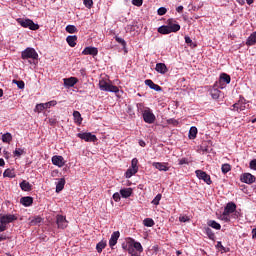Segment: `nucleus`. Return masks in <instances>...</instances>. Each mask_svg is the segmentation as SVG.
I'll list each match as a JSON object with an SVG mask.
<instances>
[{
    "mask_svg": "<svg viewBox=\"0 0 256 256\" xmlns=\"http://www.w3.org/2000/svg\"><path fill=\"white\" fill-rule=\"evenodd\" d=\"M136 107L137 112L141 113L144 123H148V125H153V123H155L157 117H155V114L151 108L146 107L143 103H137Z\"/></svg>",
    "mask_w": 256,
    "mask_h": 256,
    "instance_id": "obj_1",
    "label": "nucleus"
},
{
    "mask_svg": "<svg viewBox=\"0 0 256 256\" xmlns=\"http://www.w3.org/2000/svg\"><path fill=\"white\" fill-rule=\"evenodd\" d=\"M181 30V25L177 23V20L170 18L166 21V25H162L158 28V33L161 35H169L170 33H177Z\"/></svg>",
    "mask_w": 256,
    "mask_h": 256,
    "instance_id": "obj_2",
    "label": "nucleus"
},
{
    "mask_svg": "<svg viewBox=\"0 0 256 256\" xmlns=\"http://www.w3.org/2000/svg\"><path fill=\"white\" fill-rule=\"evenodd\" d=\"M99 89L100 91H106L108 93H115L118 99H121V95H123V91L119 90V87L113 85L111 81H107L105 79H101L99 81Z\"/></svg>",
    "mask_w": 256,
    "mask_h": 256,
    "instance_id": "obj_3",
    "label": "nucleus"
},
{
    "mask_svg": "<svg viewBox=\"0 0 256 256\" xmlns=\"http://www.w3.org/2000/svg\"><path fill=\"white\" fill-rule=\"evenodd\" d=\"M21 58L24 60L27 59L30 65H33V64L37 65L39 54L37 53L36 50H34V48L28 47L22 51ZM29 59H32V60H29Z\"/></svg>",
    "mask_w": 256,
    "mask_h": 256,
    "instance_id": "obj_4",
    "label": "nucleus"
},
{
    "mask_svg": "<svg viewBox=\"0 0 256 256\" xmlns=\"http://www.w3.org/2000/svg\"><path fill=\"white\" fill-rule=\"evenodd\" d=\"M127 251L130 255H133V253H143V245H141L140 242L135 241L134 239H130L128 242V248Z\"/></svg>",
    "mask_w": 256,
    "mask_h": 256,
    "instance_id": "obj_5",
    "label": "nucleus"
},
{
    "mask_svg": "<svg viewBox=\"0 0 256 256\" xmlns=\"http://www.w3.org/2000/svg\"><path fill=\"white\" fill-rule=\"evenodd\" d=\"M17 23L24 27V29H30V31H37L39 30V24H35L31 19H17Z\"/></svg>",
    "mask_w": 256,
    "mask_h": 256,
    "instance_id": "obj_6",
    "label": "nucleus"
},
{
    "mask_svg": "<svg viewBox=\"0 0 256 256\" xmlns=\"http://www.w3.org/2000/svg\"><path fill=\"white\" fill-rule=\"evenodd\" d=\"M247 107H249L247 100L244 97H240V99L232 105L231 111H237L238 113H241V111H245Z\"/></svg>",
    "mask_w": 256,
    "mask_h": 256,
    "instance_id": "obj_7",
    "label": "nucleus"
},
{
    "mask_svg": "<svg viewBox=\"0 0 256 256\" xmlns=\"http://www.w3.org/2000/svg\"><path fill=\"white\" fill-rule=\"evenodd\" d=\"M224 213L226 215H230L232 219H237V204L235 202H229L226 204L224 208Z\"/></svg>",
    "mask_w": 256,
    "mask_h": 256,
    "instance_id": "obj_8",
    "label": "nucleus"
},
{
    "mask_svg": "<svg viewBox=\"0 0 256 256\" xmlns=\"http://www.w3.org/2000/svg\"><path fill=\"white\" fill-rule=\"evenodd\" d=\"M77 137L83 141H86V143H96L97 141V136L91 132L78 133Z\"/></svg>",
    "mask_w": 256,
    "mask_h": 256,
    "instance_id": "obj_9",
    "label": "nucleus"
},
{
    "mask_svg": "<svg viewBox=\"0 0 256 256\" xmlns=\"http://www.w3.org/2000/svg\"><path fill=\"white\" fill-rule=\"evenodd\" d=\"M195 173H196V177L201 181H204L206 185H211V183H213V181L211 180V176L207 174V172L203 170H196Z\"/></svg>",
    "mask_w": 256,
    "mask_h": 256,
    "instance_id": "obj_10",
    "label": "nucleus"
},
{
    "mask_svg": "<svg viewBox=\"0 0 256 256\" xmlns=\"http://www.w3.org/2000/svg\"><path fill=\"white\" fill-rule=\"evenodd\" d=\"M231 83V76L227 73L220 74V78L218 81V87L220 89H225V85H229Z\"/></svg>",
    "mask_w": 256,
    "mask_h": 256,
    "instance_id": "obj_11",
    "label": "nucleus"
},
{
    "mask_svg": "<svg viewBox=\"0 0 256 256\" xmlns=\"http://www.w3.org/2000/svg\"><path fill=\"white\" fill-rule=\"evenodd\" d=\"M56 224L58 229H67L69 221H67V218L65 216L58 214L56 216Z\"/></svg>",
    "mask_w": 256,
    "mask_h": 256,
    "instance_id": "obj_12",
    "label": "nucleus"
},
{
    "mask_svg": "<svg viewBox=\"0 0 256 256\" xmlns=\"http://www.w3.org/2000/svg\"><path fill=\"white\" fill-rule=\"evenodd\" d=\"M82 55H91L92 57H97V55H99V49H97V47L88 46L84 48Z\"/></svg>",
    "mask_w": 256,
    "mask_h": 256,
    "instance_id": "obj_13",
    "label": "nucleus"
},
{
    "mask_svg": "<svg viewBox=\"0 0 256 256\" xmlns=\"http://www.w3.org/2000/svg\"><path fill=\"white\" fill-rule=\"evenodd\" d=\"M242 183H246L247 185H251L255 183V177L251 173H244L241 176Z\"/></svg>",
    "mask_w": 256,
    "mask_h": 256,
    "instance_id": "obj_14",
    "label": "nucleus"
},
{
    "mask_svg": "<svg viewBox=\"0 0 256 256\" xmlns=\"http://www.w3.org/2000/svg\"><path fill=\"white\" fill-rule=\"evenodd\" d=\"M63 81H64V86H66L67 89L71 87H75V85L79 83V79H77L76 77L64 78Z\"/></svg>",
    "mask_w": 256,
    "mask_h": 256,
    "instance_id": "obj_15",
    "label": "nucleus"
},
{
    "mask_svg": "<svg viewBox=\"0 0 256 256\" xmlns=\"http://www.w3.org/2000/svg\"><path fill=\"white\" fill-rule=\"evenodd\" d=\"M119 237H121V233H119V231H115L112 233L109 240V246L111 247V249H113V247L117 245V241H119Z\"/></svg>",
    "mask_w": 256,
    "mask_h": 256,
    "instance_id": "obj_16",
    "label": "nucleus"
},
{
    "mask_svg": "<svg viewBox=\"0 0 256 256\" xmlns=\"http://www.w3.org/2000/svg\"><path fill=\"white\" fill-rule=\"evenodd\" d=\"M1 223L8 225V223H13V221H17V218L13 214H7L0 217Z\"/></svg>",
    "mask_w": 256,
    "mask_h": 256,
    "instance_id": "obj_17",
    "label": "nucleus"
},
{
    "mask_svg": "<svg viewBox=\"0 0 256 256\" xmlns=\"http://www.w3.org/2000/svg\"><path fill=\"white\" fill-rule=\"evenodd\" d=\"M52 163L56 165V167H63L65 165V159L63 156H53Z\"/></svg>",
    "mask_w": 256,
    "mask_h": 256,
    "instance_id": "obj_18",
    "label": "nucleus"
},
{
    "mask_svg": "<svg viewBox=\"0 0 256 256\" xmlns=\"http://www.w3.org/2000/svg\"><path fill=\"white\" fill-rule=\"evenodd\" d=\"M21 205L24 207H31L33 205V197L31 196H24L20 199Z\"/></svg>",
    "mask_w": 256,
    "mask_h": 256,
    "instance_id": "obj_19",
    "label": "nucleus"
},
{
    "mask_svg": "<svg viewBox=\"0 0 256 256\" xmlns=\"http://www.w3.org/2000/svg\"><path fill=\"white\" fill-rule=\"evenodd\" d=\"M145 85H147V87H150V89H153L154 91H163V88H161V86H159L158 84L153 83V80L151 79L145 80Z\"/></svg>",
    "mask_w": 256,
    "mask_h": 256,
    "instance_id": "obj_20",
    "label": "nucleus"
},
{
    "mask_svg": "<svg viewBox=\"0 0 256 256\" xmlns=\"http://www.w3.org/2000/svg\"><path fill=\"white\" fill-rule=\"evenodd\" d=\"M152 167H155L158 171H169V167H167V164L163 162H154L152 163Z\"/></svg>",
    "mask_w": 256,
    "mask_h": 256,
    "instance_id": "obj_21",
    "label": "nucleus"
},
{
    "mask_svg": "<svg viewBox=\"0 0 256 256\" xmlns=\"http://www.w3.org/2000/svg\"><path fill=\"white\" fill-rule=\"evenodd\" d=\"M156 71L157 73H161V75H165L169 69L167 68V65L165 63H157L156 64Z\"/></svg>",
    "mask_w": 256,
    "mask_h": 256,
    "instance_id": "obj_22",
    "label": "nucleus"
},
{
    "mask_svg": "<svg viewBox=\"0 0 256 256\" xmlns=\"http://www.w3.org/2000/svg\"><path fill=\"white\" fill-rule=\"evenodd\" d=\"M246 45L247 47H253V45H256V31L251 33L247 38Z\"/></svg>",
    "mask_w": 256,
    "mask_h": 256,
    "instance_id": "obj_23",
    "label": "nucleus"
},
{
    "mask_svg": "<svg viewBox=\"0 0 256 256\" xmlns=\"http://www.w3.org/2000/svg\"><path fill=\"white\" fill-rule=\"evenodd\" d=\"M133 194V189L131 188H124L120 190V195L123 197V199H128L130 195Z\"/></svg>",
    "mask_w": 256,
    "mask_h": 256,
    "instance_id": "obj_24",
    "label": "nucleus"
},
{
    "mask_svg": "<svg viewBox=\"0 0 256 256\" xmlns=\"http://www.w3.org/2000/svg\"><path fill=\"white\" fill-rule=\"evenodd\" d=\"M20 188L22 191H31L33 189V185H31V183L27 182L26 180H23L20 183Z\"/></svg>",
    "mask_w": 256,
    "mask_h": 256,
    "instance_id": "obj_25",
    "label": "nucleus"
},
{
    "mask_svg": "<svg viewBox=\"0 0 256 256\" xmlns=\"http://www.w3.org/2000/svg\"><path fill=\"white\" fill-rule=\"evenodd\" d=\"M66 43H68L69 47H75L77 45V36H68L66 38Z\"/></svg>",
    "mask_w": 256,
    "mask_h": 256,
    "instance_id": "obj_26",
    "label": "nucleus"
},
{
    "mask_svg": "<svg viewBox=\"0 0 256 256\" xmlns=\"http://www.w3.org/2000/svg\"><path fill=\"white\" fill-rule=\"evenodd\" d=\"M65 189V178H60L56 184V193H61V190Z\"/></svg>",
    "mask_w": 256,
    "mask_h": 256,
    "instance_id": "obj_27",
    "label": "nucleus"
},
{
    "mask_svg": "<svg viewBox=\"0 0 256 256\" xmlns=\"http://www.w3.org/2000/svg\"><path fill=\"white\" fill-rule=\"evenodd\" d=\"M107 247V241L101 240L97 245H96V251L97 253H103V249Z\"/></svg>",
    "mask_w": 256,
    "mask_h": 256,
    "instance_id": "obj_28",
    "label": "nucleus"
},
{
    "mask_svg": "<svg viewBox=\"0 0 256 256\" xmlns=\"http://www.w3.org/2000/svg\"><path fill=\"white\" fill-rule=\"evenodd\" d=\"M138 171L139 170H137L136 168H131V166H130L129 169L125 173L126 179H131V177H133V175H136L138 173Z\"/></svg>",
    "mask_w": 256,
    "mask_h": 256,
    "instance_id": "obj_29",
    "label": "nucleus"
},
{
    "mask_svg": "<svg viewBox=\"0 0 256 256\" xmlns=\"http://www.w3.org/2000/svg\"><path fill=\"white\" fill-rule=\"evenodd\" d=\"M210 95L212 99H219V97H221V90L217 88H212L210 89Z\"/></svg>",
    "mask_w": 256,
    "mask_h": 256,
    "instance_id": "obj_30",
    "label": "nucleus"
},
{
    "mask_svg": "<svg viewBox=\"0 0 256 256\" xmlns=\"http://www.w3.org/2000/svg\"><path fill=\"white\" fill-rule=\"evenodd\" d=\"M208 227H212V229H216V231H221V224L215 220L208 221Z\"/></svg>",
    "mask_w": 256,
    "mask_h": 256,
    "instance_id": "obj_31",
    "label": "nucleus"
},
{
    "mask_svg": "<svg viewBox=\"0 0 256 256\" xmlns=\"http://www.w3.org/2000/svg\"><path fill=\"white\" fill-rule=\"evenodd\" d=\"M204 231L209 239L215 241V232L209 227L204 228Z\"/></svg>",
    "mask_w": 256,
    "mask_h": 256,
    "instance_id": "obj_32",
    "label": "nucleus"
},
{
    "mask_svg": "<svg viewBox=\"0 0 256 256\" xmlns=\"http://www.w3.org/2000/svg\"><path fill=\"white\" fill-rule=\"evenodd\" d=\"M2 141L3 143H10L11 141H13V136L11 135V133L7 132L2 135Z\"/></svg>",
    "mask_w": 256,
    "mask_h": 256,
    "instance_id": "obj_33",
    "label": "nucleus"
},
{
    "mask_svg": "<svg viewBox=\"0 0 256 256\" xmlns=\"http://www.w3.org/2000/svg\"><path fill=\"white\" fill-rule=\"evenodd\" d=\"M188 137H189V139H196V137H197V127L192 126L190 128Z\"/></svg>",
    "mask_w": 256,
    "mask_h": 256,
    "instance_id": "obj_34",
    "label": "nucleus"
},
{
    "mask_svg": "<svg viewBox=\"0 0 256 256\" xmlns=\"http://www.w3.org/2000/svg\"><path fill=\"white\" fill-rule=\"evenodd\" d=\"M144 227H153L155 225V221L153 218H146L143 220Z\"/></svg>",
    "mask_w": 256,
    "mask_h": 256,
    "instance_id": "obj_35",
    "label": "nucleus"
},
{
    "mask_svg": "<svg viewBox=\"0 0 256 256\" xmlns=\"http://www.w3.org/2000/svg\"><path fill=\"white\" fill-rule=\"evenodd\" d=\"M73 117H74L75 123H79V124L82 123L83 118H81V113L79 111H74L73 112Z\"/></svg>",
    "mask_w": 256,
    "mask_h": 256,
    "instance_id": "obj_36",
    "label": "nucleus"
},
{
    "mask_svg": "<svg viewBox=\"0 0 256 256\" xmlns=\"http://www.w3.org/2000/svg\"><path fill=\"white\" fill-rule=\"evenodd\" d=\"M4 177H9L10 179H14L15 177V170L6 169L3 173Z\"/></svg>",
    "mask_w": 256,
    "mask_h": 256,
    "instance_id": "obj_37",
    "label": "nucleus"
},
{
    "mask_svg": "<svg viewBox=\"0 0 256 256\" xmlns=\"http://www.w3.org/2000/svg\"><path fill=\"white\" fill-rule=\"evenodd\" d=\"M42 221H43V218H41L40 216H36L30 220V225L31 226L39 225V223H41Z\"/></svg>",
    "mask_w": 256,
    "mask_h": 256,
    "instance_id": "obj_38",
    "label": "nucleus"
},
{
    "mask_svg": "<svg viewBox=\"0 0 256 256\" xmlns=\"http://www.w3.org/2000/svg\"><path fill=\"white\" fill-rule=\"evenodd\" d=\"M220 219H221V221H224V223H229L231 221V215H228L225 212H223L220 215Z\"/></svg>",
    "mask_w": 256,
    "mask_h": 256,
    "instance_id": "obj_39",
    "label": "nucleus"
},
{
    "mask_svg": "<svg viewBox=\"0 0 256 256\" xmlns=\"http://www.w3.org/2000/svg\"><path fill=\"white\" fill-rule=\"evenodd\" d=\"M34 111L35 113H41L42 111H45V104L44 103L37 104Z\"/></svg>",
    "mask_w": 256,
    "mask_h": 256,
    "instance_id": "obj_40",
    "label": "nucleus"
},
{
    "mask_svg": "<svg viewBox=\"0 0 256 256\" xmlns=\"http://www.w3.org/2000/svg\"><path fill=\"white\" fill-rule=\"evenodd\" d=\"M221 171L224 175H226V173H229V171H231V165L230 164H223L221 167Z\"/></svg>",
    "mask_w": 256,
    "mask_h": 256,
    "instance_id": "obj_41",
    "label": "nucleus"
},
{
    "mask_svg": "<svg viewBox=\"0 0 256 256\" xmlns=\"http://www.w3.org/2000/svg\"><path fill=\"white\" fill-rule=\"evenodd\" d=\"M55 105H57V101L51 100L49 102L44 103V108L51 109V107H55Z\"/></svg>",
    "mask_w": 256,
    "mask_h": 256,
    "instance_id": "obj_42",
    "label": "nucleus"
},
{
    "mask_svg": "<svg viewBox=\"0 0 256 256\" xmlns=\"http://www.w3.org/2000/svg\"><path fill=\"white\" fill-rule=\"evenodd\" d=\"M18 89H25V82L23 80H13Z\"/></svg>",
    "mask_w": 256,
    "mask_h": 256,
    "instance_id": "obj_43",
    "label": "nucleus"
},
{
    "mask_svg": "<svg viewBox=\"0 0 256 256\" xmlns=\"http://www.w3.org/2000/svg\"><path fill=\"white\" fill-rule=\"evenodd\" d=\"M137 165H139V160L137 158H133L132 161H131V166L130 167L132 169H136V170L139 171V166H137Z\"/></svg>",
    "mask_w": 256,
    "mask_h": 256,
    "instance_id": "obj_44",
    "label": "nucleus"
},
{
    "mask_svg": "<svg viewBox=\"0 0 256 256\" xmlns=\"http://www.w3.org/2000/svg\"><path fill=\"white\" fill-rule=\"evenodd\" d=\"M67 33H77V27L75 25H68L66 26Z\"/></svg>",
    "mask_w": 256,
    "mask_h": 256,
    "instance_id": "obj_45",
    "label": "nucleus"
},
{
    "mask_svg": "<svg viewBox=\"0 0 256 256\" xmlns=\"http://www.w3.org/2000/svg\"><path fill=\"white\" fill-rule=\"evenodd\" d=\"M115 41H116L117 43H120V45H122V47H127V42H125V39L116 36V37H115Z\"/></svg>",
    "mask_w": 256,
    "mask_h": 256,
    "instance_id": "obj_46",
    "label": "nucleus"
},
{
    "mask_svg": "<svg viewBox=\"0 0 256 256\" xmlns=\"http://www.w3.org/2000/svg\"><path fill=\"white\" fill-rule=\"evenodd\" d=\"M25 153V150L21 149V148H16L14 151V156L15 157H21V155H23Z\"/></svg>",
    "mask_w": 256,
    "mask_h": 256,
    "instance_id": "obj_47",
    "label": "nucleus"
},
{
    "mask_svg": "<svg viewBox=\"0 0 256 256\" xmlns=\"http://www.w3.org/2000/svg\"><path fill=\"white\" fill-rule=\"evenodd\" d=\"M161 194H157L155 198L152 200V205H159V201H161Z\"/></svg>",
    "mask_w": 256,
    "mask_h": 256,
    "instance_id": "obj_48",
    "label": "nucleus"
},
{
    "mask_svg": "<svg viewBox=\"0 0 256 256\" xmlns=\"http://www.w3.org/2000/svg\"><path fill=\"white\" fill-rule=\"evenodd\" d=\"M83 3L87 9H91V7H93V0H83Z\"/></svg>",
    "mask_w": 256,
    "mask_h": 256,
    "instance_id": "obj_49",
    "label": "nucleus"
},
{
    "mask_svg": "<svg viewBox=\"0 0 256 256\" xmlns=\"http://www.w3.org/2000/svg\"><path fill=\"white\" fill-rule=\"evenodd\" d=\"M157 13L158 15L162 16V15H165L167 13V8L165 7H160L158 10H157Z\"/></svg>",
    "mask_w": 256,
    "mask_h": 256,
    "instance_id": "obj_50",
    "label": "nucleus"
},
{
    "mask_svg": "<svg viewBox=\"0 0 256 256\" xmlns=\"http://www.w3.org/2000/svg\"><path fill=\"white\" fill-rule=\"evenodd\" d=\"M113 199L116 203H119V201H121V194H119V192L114 193Z\"/></svg>",
    "mask_w": 256,
    "mask_h": 256,
    "instance_id": "obj_51",
    "label": "nucleus"
},
{
    "mask_svg": "<svg viewBox=\"0 0 256 256\" xmlns=\"http://www.w3.org/2000/svg\"><path fill=\"white\" fill-rule=\"evenodd\" d=\"M250 169H253V171H256V159H253L249 163Z\"/></svg>",
    "mask_w": 256,
    "mask_h": 256,
    "instance_id": "obj_52",
    "label": "nucleus"
},
{
    "mask_svg": "<svg viewBox=\"0 0 256 256\" xmlns=\"http://www.w3.org/2000/svg\"><path fill=\"white\" fill-rule=\"evenodd\" d=\"M48 122L51 127H55L57 125V118H49Z\"/></svg>",
    "mask_w": 256,
    "mask_h": 256,
    "instance_id": "obj_53",
    "label": "nucleus"
},
{
    "mask_svg": "<svg viewBox=\"0 0 256 256\" xmlns=\"http://www.w3.org/2000/svg\"><path fill=\"white\" fill-rule=\"evenodd\" d=\"M187 221H190L189 216H180L179 217L180 223H187Z\"/></svg>",
    "mask_w": 256,
    "mask_h": 256,
    "instance_id": "obj_54",
    "label": "nucleus"
},
{
    "mask_svg": "<svg viewBox=\"0 0 256 256\" xmlns=\"http://www.w3.org/2000/svg\"><path fill=\"white\" fill-rule=\"evenodd\" d=\"M132 4L136 7H141V5H143V0H132Z\"/></svg>",
    "mask_w": 256,
    "mask_h": 256,
    "instance_id": "obj_55",
    "label": "nucleus"
},
{
    "mask_svg": "<svg viewBox=\"0 0 256 256\" xmlns=\"http://www.w3.org/2000/svg\"><path fill=\"white\" fill-rule=\"evenodd\" d=\"M3 231H7V225L0 220V233H3Z\"/></svg>",
    "mask_w": 256,
    "mask_h": 256,
    "instance_id": "obj_56",
    "label": "nucleus"
},
{
    "mask_svg": "<svg viewBox=\"0 0 256 256\" xmlns=\"http://www.w3.org/2000/svg\"><path fill=\"white\" fill-rule=\"evenodd\" d=\"M187 163H189L187 158H182L179 160V165H187Z\"/></svg>",
    "mask_w": 256,
    "mask_h": 256,
    "instance_id": "obj_57",
    "label": "nucleus"
},
{
    "mask_svg": "<svg viewBox=\"0 0 256 256\" xmlns=\"http://www.w3.org/2000/svg\"><path fill=\"white\" fill-rule=\"evenodd\" d=\"M216 247H217L218 249L220 248L222 251H225V248L223 247V244L221 243V241H218V242H217Z\"/></svg>",
    "mask_w": 256,
    "mask_h": 256,
    "instance_id": "obj_58",
    "label": "nucleus"
},
{
    "mask_svg": "<svg viewBox=\"0 0 256 256\" xmlns=\"http://www.w3.org/2000/svg\"><path fill=\"white\" fill-rule=\"evenodd\" d=\"M1 241H7V235L6 234H0V242Z\"/></svg>",
    "mask_w": 256,
    "mask_h": 256,
    "instance_id": "obj_59",
    "label": "nucleus"
},
{
    "mask_svg": "<svg viewBox=\"0 0 256 256\" xmlns=\"http://www.w3.org/2000/svg\"><path fill=\"white\" fill-rule=\"evenodd\" d=\"M185 43L189 45V43H193V40H191V37L185 36Z\"/></svg>",
    "mask_w": 256,
    "mask_h": 256,
    "instance_id": "obj_60",
    "label": "nucleus"
},
{
    "mask_svg": "<svg viewBox=\"0 0 256 256\" xmlns=\"http://www.w3.org/2000/svg\"><path fill=\"white\" fill-rule=\"evenodd\" d=\"M128 248H129V242L127 244L125 243L122 244V249H124V251H127Z\"/></svg>",
    "mask_w": 256,
    "mask_h": 256,
    "instance_id": "obj_61",
    "label": "nucleus"
},
{
    "mask_svg": "<svg viewBox=\"0 0 256 256\" xmlns=\"http://www.w3.org/2000/svg\"><path fill=\"white\" fill-rule=\"evenodd\" d=\"M177 13H183V6H178L176 8Z\"/></svg>",
    "mask_w": 256,
    "mask_h": 256,
    "instance_id": "obj_62",
    "label": "nucleus"
},
{
    "mask_svg": "<svg viewBox=\"0 0 256 256\" xmlns=\"http://www.w3.org/2000/svg\"><path fill=\"white\" fill-rule=\"evenodd\" d=\"M0 167H5V160L0 158Z\"/></svg>",
    "mask_w": 256,
    "mask_h": 256,
    "instance_id": "obj_63",
    "label": "nucleus"
},
{
    "mask_svg": "<svg viewBox=\"0 0 256 256\" xmlns=\"http://www.w3.org/2000/svg\"><path fill=\"white\" fill-rule=\"evenodd\" d=\"M5 159H9V152L7 150L3 151Z\"/></svg>",
    "mask_w": 256,
    "mask_h": 256,
    "instance_id": "obj_64",
    "label": "nucleus"
}]
</instances>
